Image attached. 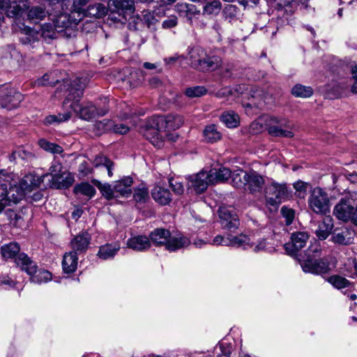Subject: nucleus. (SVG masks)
<instances>
[{"instance_id":"24","label":"nucleus","mask_w":357,"mask_h":357,"mask_svg":"<svg viewBox=\"0 0 357 357\" xmlns=\"http://www.w3.org/2000/svg\"><path fill=\"white\" fill-rule=\"evenodd\" d=\"M73 175L66 171H64L54 178L51 180L50 186L55 188H67L74 183Z\"/></svg>"},{"instance_id":"13","label":"nucleus","mask_w":357,"mask_h":357,"mask_svg":"<svg viewBox=\"0 0 357 357\" xmlns=\"http://www.w3.org/2000/svg\"><path fill=\"white\" fill-rule=\"evenodd\" d=\"M303 271L313 274L326 273L329 271V263L326 257L321 259H300Z\"/></svg>"},{"instance_id":"42","label":"nucleus","mask_w":357,"mask_h":357,"mask_svg":"<svg viewBox=\"0 0 357 357\" xmlns=\"http://www.w3.org/2000/svg\"><path fill=\"white\" fill-rule=\"evenodd\" d=\"M89 2L90 0H73L70 13H75L76 17H80L82 20Z\"/></svg>"},{"instance_id":"52","label":"nucleus","mask_w":357,"mask_h":357,"mask_svg":"<svg viewBox=\"0 0 357 357\" xmlns=\"http://www.w3.org/2000/svg\"><path fill=\"white\" fill-rule=\"evenodd\" d=\"M17 190L16 188H9L6 183L0 184V213L3 210L6 202H7L8 195L14 190Z\"/></svg>"},{"instance_id":"56","label":"nucleus","mask_w":357,"mask_h":357,"mask_svg":"<svg viewBox=\"0 0 357 357\" xmlns=\"http://www.w3.org/2000/svg\"><path fill=\"white\" fill-rule=\"evenodd\" d=\"M113 126V121L109 119H104L96 122L94 124V128L98 134L111 131Z\"/></svg>"},{"instance_id":"32","label":"nucleus","mask_w":357,"mask_h":357,"mask_svg":"<svg viewBox=\"0 0 357 357\" xmlns=\"http://www.w3.org/2000/svg\"><path fill=\"white\" fill-rule=\"evenodd\" d=\"M206 52L202 47H195L190 50L189 52V59L190 66L195 69L198 70L200 67L203 59L205 58Z\"/></svg>"},{"instance_id":"45","label":"nucleus","mask_w":357,"mask_h":357,"mask_svg":"<svg viewBox=\"0 0 357 357\" xmlns=\"http://www.w3.org/2000/svg\"><path fill=\"white\" fill-rule=\"evenodd\" d=\"M92 183L100 190L102 196L107 199H111L114 197V189L112 188L111 185L108 183H101L99 181L93 179Z\"/></svg>"},{"instance_id":"5","label":"nucleus","mask_w":357,"mask_h":357,"mask_svg":"<svg viewBox=\"0 0 357 357\" xmlns=\"http://www.w3.org/2000/svg\"><path fill=\"white\" fill-rule=\"evenodd\" d=\"M15 264L30 276L32 282L40 284L52 279L50 272L38 268L36 263L25 253L19 255L15 259Z\"/></svg>"},{"instance_id":"25","label":"nucleus","mask_w":357,"mask_h":357,"mask_svg":"<svg viewBox=\"0 0 357 357\" xmlns=\"http://www.w3.org/2000/svg\"><path fill=\"white\" fill-rule=\"evenodd\" d=\"M199 68L200 71H213L218 69L222 65V59L217 55H208L206 53L205 58Z\"/></svg>"},{"instance_id":"18","label":"nucleus","mask_w":357,"mask_h":357,"mask_svg":"<svg viewBox=\"0 0 357 357\" xmlns=\"http://www.w3.org/2000/svg\"><path fill=\"white\" fill-rule=\"evenodd\" d=\"M248 181L246 190L250 193L259 192L265 183L263 176L255 171H250L248 173Z\"/></svg>"},{"instance_id":"34","label":"nucleus","mask_w":357,"mask_h":357,"mask_svg":"<svg viewBox=\"0 0 357 357\" xmlns=\"http://www.w3.org/2000/svg\"><path fill=\"white\" fill-rule=\"evenodd\" d=\"M77 254L73 251L66 253L63 256L62 266L66 273L74 272L77 266Z\"/></svg>"},{"instance_id":"16","label":"nucleus","mask_w":357,"mask_h":357,"mask_svg":"<svg viewBox=\"0 0 357 357\" xmlns=\"http://www.w3.org/2000/svg\"><path fill=\"white\" fill-rule=\"evenodd\" d=\"M27 3L26 0H0V9L3 15L6 13L7 16L13 17L27 7Z\"/></svg>"},{"instance_id":"35","label":"nucleus","mask_w":357,"mask_h":357,"mask_svg":"<svg viewBox=\"0 0 357 357\" xmlns=\"http://www.w3.org/2000/svg\"><path fill=\"white\" fill-rule=\"evenodd\" d=\"M120 245L118 243L102 245L99 249L98 255L100 258L105 260L112 258L120 250Z\"/></svg>"},{"instance_id":"38","label":"nucleus","mask_w":357,"mask_h":357,"mask_svg":"<svg viewBox=\"0 0 357 357\" xmlns=\"http://www.w3.org/2000/svg\"><path fill=\"white\" fill-rule=\"evenodd\" d=\"M47 15L50 18L51 15L48 14L47 11L40 6L31 7L28 12L29 19L35 23L43 20Z\"/></svg>"},{"instance_id":"51","label":"nucleus","mask_w":357,"mask_h":357,"mask_svg":"<svg viewBox=\"0 0 357 357\" xmlns=\"http://www.w3.org/2000/svg\"><path fill=\"white\" fill-rule=\"evenodd\" d=\"M207 89L203 86H195L185 89V95L188 98H199L206 95Z\"/></svg>"},{"instance_id":"31","label":"nucleus","mask_w":357,"mask_h":357,"mask_svg":"<svg viewBox=\"0 0 357 357\" xmlns=\"http://www.w3.org/2000/svg\"><path fill=\"white\" fill-rule=\"evenodd\" d=\"M132 178L126 177L120 181L115 182L114 189L115 193H118L122 197H128L131 195V185L132 184Z\"/></svg>"},{"instance_id":"7","label":"nucleus","mask_w":357,"mask_h":357,"mask_svg":"<svg viewBox=\"0 0 357 357\" xmlns=\"http://www.w3.org/2000/svg\"><path fill=\"white\" fill-rule=\"evenodd\" d=\"M329 197L326 191L319 187L314 188L308 199V205L317 214L326 215L330 211Z\"/></svg>"},{"instance_id":"2","label":"nucleus","mask_w":357,"mask_h":357,"mask_svg":"<svg viewBox=\"0 0 357 357\" xmlns=\"http://www.w3.org/2000/svg\"><path fill=\"white\" fill-rule=\"evenodd\" d=\"M86 84V79L79 77L72 82L70 91L63 102V107L70 108L80 119L89 121L96 116H104L108 112L109 100H101L102 105H94L91 102L81 104L79 101Z\"/></svg>"},{"instance_id":"3","label":"nucleus","mask_w":357,"mask_h":357,"mask_svg":"<svg viewBox=\"0 0 357 357\" xmlns=\"http://www.w3.org/2000/svg\"><path fill=\"white\" fill-rule=\"evenodd\" d=\"M149 238L155 246L164 245L169 252H175L178 250L188 247L190 240L181 234L172 236L168 229L157 228L152 231Z\"/></svg>"},{"instance_id":"19","label":"nucleus","mask_w":357,"mask_h":357,"mask_svg":"<svg viewBox=\"0 0 357 357\" xmlns=\"http://www.w3.org/2000/svg\"><path fill=\"white\" fill-rule=\"evenodd\" d=\"M47 176L48 174H43L41 176L31 174L26 175L20 183L22 190L27 195L38 188L43 179Z\"/></svg>"},{"instance_id":"28","label":"nucleus","mask_w":357,"mask_h":357,"mask_svg":"<svg viewBox=\"0 0 357 357\" xmlns=\"http://www.w3.org/2000/svg\"><path fill=\"white\" fill-rule=\"evenodd\" d=\"M107 14V8L100 3H90L87 6L84 17H93L95 18H101Z\"/></svg>"},{"instance_id":"1","label":"nucleus","mask_w":357,"mask_h":357,"mask_svg":"<svg viewBox=\"0 0 357 357\" xmlns=\"http://www.w3.org/2000/svg\"><path fill=\"white\" fill-rule=\"evenodd\" d=\"M135 110L130 106H126L124 111L121 114L123 119H132V124L138 127V131L150 141L155 146L161 147L163 144L162 130H174L183 124V119L178 114H168L167 116H154L143 121L135 116Z\"/></svg>"},{"instance_id":"6","label":"nucleus","mask_w":357,"mask_h":357,"mask_svg":"<svg viewBox=\"0 0 357 357\" xmlns=\"http://www.w3.org/2000/svg\"><path fill=\"white\" fill-rule=\"evenodd\" d=\"M50 20L55 24L57 32L61 37L71 39L76 36L77 26L81 22V18L76 17L75 13H61Z\"/></svg>"},{"instance_id":"9","label":"nucleus","mask_w":357,"mask_h":357,"mask_svg":"<svg viewBox=\"0 0 357 357\" xmlns=\"http://www.w3.org/2000/svg\"><path fill=\"white\" fill-rule=\"evenodd\" d=\"M107 12L109 11L111 19L121 22L126 20V14L134 12V3L132 0H109Z\"/></svg>"},{"instance_id":"49","label":"nucleus","mask_w":357,"mask_h":357,"mask_svg":"<svg viewBox=\"0 0 357 357\" xmlns=\"http://www.w3.org/2000/svg\"><path fill=\"white\" fill-rule=\"evenodd\" d=\"M71 117L70 112H66L58 115H49L44 121L45 125H50L53 123H61L68 121Z\"/></svg>"},{"instance_id":"48","label":"nucleus","mask_w":357,"mask_h":357,"mask_svg":"<svg viewBox=\"0 0 357 357\" xmlns=\"http://www.w3.org/2000/svg\"><path fill=\"white\" fill-rule=\"evenodd\" d=\"M321 248L319 243L315 242L313 244H311L307 250L305 252V256L303 259H318L321 255Z\"/></svg>"},{"instance_id":"64","label":"nucleus","mask_w":357,"mask_h":357,"mask_svg":"<svg viewBox=\"0 0 357 357\" xmlns=\"http://www.w3.org/2000/svg\"><path fill=\"white\" fill-rule=\"evenodd\" d=\"M129 26L135 30H142L144 28V22L141 17L137 15L132 17L131 21L129 22Z\"/></svg>"},{"instance_id":"27","label":"nucleus","mask_w":357,"mask_h":357,"mask_svg":"<svg viewBox=\"0 0 357 357\" xmlns=\"http://www.w3.org/2000/svg\"><path fill=\"white\" fill-rule=\"evenodd\" d=\"M212 185L224 182L231 177V172L226 167L211 169L208 172Z\"/></svg>"},{"instance_id":"59","label":"nucleus","mask_w":357,"mask_h":357,"mask_svg":"<svg viewBox=\"0 0 357 357\" xmlns=\"http://www.w3.org/2000/svg\"><path fill=\"white\" fill-rule=\"evenodd\" d=\"M50 172L47 174L48 176L50 175L52 177V180L56 177V176L59 175L64 171H63V166L61 163V162L57 160L54 159L53 162H52V165L49 169Z\"/></svg>"},{"instance_id":"26","label":"nucleus","mask_w":357,"mask_h":357,"mask_svg":"<svg viewBox=\"0 0 357 357\" xmlns=\"http://www.w3.org/2000/svg\"><path fill=\"white\" fill-rule=\"evenodd\" d=\"M22 253V252H20V245L16 242H11L5 244L1 248V255L2 258L5 260L13 259L15 263V259Z\"/></svg>"},{"instance_id":"40","label":"nucleus","mask_w":357,"mask_h":357,"mask_svg":"<svg viewBox=\"0 0 357 357\" xmlns=\"http://www.w3.org/2000/svg\"><path fill=\"white\" fill-rule=\"evenodd\" d=\"M39 33L33 29H25L20 38L21 43L24 45H33L38 42Z\"/></svg>"},{"instance_id":"14","label":"nucleus","mask_w":357,"mask_h":357,"mask_svg":"<svg viewBox=\"0 0 357 357\" xmlns=\"http://www.w3.org/2000/svg\"><path fill=\"white\" fill-rule=\"evenodd\" d=\"M218 214L223 228L232 230L238 227L240 222L233 208L220 206L218 209Z\"/></svg>"},{"instance_id":"44","label":"nucleus","mask_w":357,"mask_h":357,"mask_svg":"<svg viewBox=\"0 0 357 357\" xmlns=\"http://www.w3.org/2000/svg\"><path fill=\"white\" fill-rule=\"evenodd\" d=\"M73 191L76 195L80 194L89 198L92 197L96 193L95 188L88 183H82L76 185L74 187Z\"/></svg>"},{"instance_id":"54","label":"nucleus","mask_w":357,"mask_h":357,"mask_svg":"<svg viewBox=\"0 0 357 357\" xmlns=\"http://www.w3.org/2000/svg\"><path fill=\"white\" fill-rule=\"evenodd\" d=\"M133 197L137 202L145 203L149 199L148 188L142 184L135 190Z\"/></svg>"},{"instance_id":"22","label":"nucleus","mask_w":357,"mask_h":357,"mask_svg":"<svg viewBox=\"0 0 357 357\" xmlns=\"http://www.w3.org/2000/svg\"><path fill=\"white\" fill-rule=\"evenodd\" d=\"M151 195L157 203L162 206L169 204L172 199L169 190L160 185H156L153 188Z\"/></svg>"},{"instance_id":"62","label":"nucleus","mask_w":357,"mask_h":357,"mask_svg":"<svg viewBox=\"0 0 357 357\" xmlns=\"http://www.w3.org/2000/svg\"><path fill=\"white\" fill-rule=\"evenodd\" d=\"M169 183L175 194L181 195L183 193L184 186L181 182L174 178H170L169 179Z\"/></svg>"},{"instance_id":"15","label":"nucleus","mask_w":357,"mask_h":357,"mask_svg":"<svg viewBox=\"0 0 357 357\" xmlns=\"http://www.w3.org/2000/svg\"><path fill=\"white\" fill-rule=\"evenodd\" d=\"M309 238V235L305 231L294 232L291 235V241L284 245L286 251L290 255H294L296 252L302 249Z\"/></svg>"},{"instance_id":"4","label":"nucleus","mask_w":357,"mask_h":357,"mask_svg":"<svg viewBox=\"0 0 357 357\" xmlns=\"http://www.w3.org/2000/svg\"><path fill=\"white\" fill-rule=\"evenodd\" d=\"M333 213L339 220L357 225V192H348L335 205Z\"/></svg>"},{"instance_id":"20","label":"nucleus","mask_w":357,"mask_h":357,"mask_svg":"<svg viewBox=\"0 0 357 357\" xmlns=\"http://www.w3.org/2000/svg\"><path fill=\"white\" fill-rule=\"evenodd\" d=\"M91 235L87 231H82L75 236L70 243L73 251L77 255L85 252L90 243Z\"/></svg>"},{"instance_id":"29","label":"nucleus","mask_w":357,"mask_h":357,"mask_svg":"<svg viewBox=\"0 0 357 357\" xmlns=\"http://www.w3.org/2000/svg\"><path fill=\"white\" fill-rule=\"evenodd\" d=\"M39 36L47 43H50L52 40L57 38V29L55 24L52 22H46L40 26Z\"/></svg>"},{"instance_id":"37","label":"nucleus","mask_w":357,"mask_h":357,"mask_svg":"<svg viewBox=\"0 0 357 357\" xmlns=\"http://www.w3.org/2000/svg\"><path fill=\"white\" fill-rule=\"evenodd\" d=\"M226 244L228 246L233 247H243L246 248V246H250V238L244 234H240L238 236L228 235L227 236Z\"/></svg>"},{"instance_id":"41","label":"nucleus","mask_w":357,"mask_h":357,"mask_svg":"<svg viewBox=\"0 0 357 357\" xmlns=\"http://www.w3.org/2000/svg\"><path fill=\"white\" fill-rule=\"evenodd\" d=\"M58 71L55 70L45 73L42 77L36 81L38 86L55 85L59 82L58 77Z\"/></svg>"},{"instance_id":"55","label":"nucleus","mask_w":357,"mask_h":357,"mask_svg":"<svg viewBox=\"0 0 357 357\" xmlns=\"http://www.w3.org/2000/svg\"><path fill=\"white\" fill-rule=\"evenodd\" d=\"M221 10V3L219 0L208 2L204 7V13L208 15H217Z\"/></svg>"},{"instance_id":"36","label":"nucleus","mask_w":357,"mask_h":357,"mask_svg":"<svg viewBox=\"0 0 357 357\" xmlns=\"http://www.w3.org/2000/svg\"><path fill=\"white\" fill-rule=\"evenodd\" d=\"M248 173L243 169H237L231 173L232 185L236 188L247 187Z\"/></svg>"},{"instance_id":"30","label":"nucleus","mask_w":357,"mask_h":357,"mask_svg":"<svg viewBox=\"0 0 357 357\" xmlns=\"http://www.w3.org/2000/svg\"><path fill=\"white\" fill-rule=\"evenodd\" d=\"M176 9L181 16L186 17L190 23L192 22V17L200 13L195 6L187 3H177Z\"/></svg>"},{"instance_id":"47","label":"nucleus","mask_w":357,"mask_h":357,"mask_svg":"<svg viewBox=\"0 0 357 357\" xmlns=\"http://www.w3.org/2000/svg\"><path fill=\"white\" fill-rule=\"evenodd\" d=\"M205 139L211 143L219 140L221 137L220 133L217 130L215 125H209L204 130Z\"/></svg>"},{"instance_id":"8","label":"nucleus","mask_w":357,"mask_h":357,"mask_svg":"<svg viewBox=\"0 0 357 357\" xmlns=\"http://www.w3.org/2000/svg\"><path fill=\"white\" fill-rule=\"evenodd\" d=\"M289 197V192L285 183L272 182L266 187L265 197L266 204L278 206L283 200Z\"/></svg>"},{"instance_id":"53","label":"nucleus","mask_w":357,"mask_h":357,"mask_svg":"<svg viewBox=\"0 0 357 357\" xmlns=\"http://www.w3.org/2000/svg\"><path fill=\"white\" fill-rule=\"evenodd\" d=\"M38 144L43 149L52 153H61L63 152L61 146L58 144L51 143L45 139H40L38 141Z\"/></svg>"},{"instance_id":"23","label":"nucleus","mask_w":357,"mask_h":357,"mask_svg":"<svg viewBox=\"0 0 357 357\" xmlns=\"http://www.w3.org/2000/svg\"><path fill=\"white\" fill-rule=\"evenodd\" d=\"M333 229V220L331 216L327 215L319 223L315 234L320 240H325L330 235Z\"/></svg>"},{"instance_id":"39","label":"nucleus","mask_w":357,"mask_h":357,"mask_svg":"<svg viewBox=\"0 0 357 357\" xmlns=\"http://www.w3.org/2000/svg\"><path fill=\"white\" fill-rule=\"evenodd\" d=\"M220 119V121L228 128H236L240 123L238 115L234 111L223 112Z\"/></svg>"},{"instance_id":"60","label":"nucleus","mask_w":357,"mask_h":357,"mask_svg":"<svg viewBox=\"0 0 357 357\" xmlns=\"http://www.w3.org/2000/svg\"><path fill=\"white\" fill-rule=\"evenodd\" d=\"M307 183L301 181H296L294 184V188L296 190V195L301 199L305 198L307 194Z\"/></svg>"},{"instance_id":"50","label":"nucleus","mask_w":357,"mask_h":357,"mask_svg":"<svg viewBox=\"0 0 357 357\" xmlns=\"http://www.w3.org/2000/svg\"><path fill=\"white\" fill-rule=\"evenodd\" d=\"M142 72L139 70H134L130 73L129 76L126 78L125 81L132 88L137 87L142 82Z\"/></svg>"},{"instance_id":"11","label":"nucleus","mask_w":357,"mask_h":357,"mask_svg":"<svg viewBox=\"0 0 357 357\" xmlns=\"http://www.w3.org/2000/svg\"><path fill=\"white\" fill-rule=\"evenodd\" d=\"M248 96V101L243 103V106L248 112H249L248 109H261L266 100L271 98V95L269 93L257 87L251 88Z\"/></svg>"},{"instance_id":"10","label":"nucleus","mask_w":357,"mask_h":357,"mask_svg":"<svg viewBox=\"0 0 357 357\" xmlns=\"http://www.w3.org/2000/svg\"><path fill=\"white\" fill-rule=\"evenodd\" d=\"M23 95L14 88L3 87L0 90V107L6 110L17 108L23 100Z\"/></svg>"},{"instance_id":"46","label":"nucleus","mask_w":357,"mask_h":357,"mask_svg":"<svg viewBox=\"0 0 357 357\" xmlns=\"http://www.w3.org/2000/svg\"><path fill=\"white\" fill-rule=\"evenodd\" d=\"M291 93L295 97L298 98H309L313 93V90L310 86H303L302 84H296L291 89Z\"/></svg>"},{"instance_id":"33","label":"nucleus","mask_w":357,"mask_h":357,"mask_svg":"<svg viewBox=\"0 0 357 357\" xmlns=\"http://www.w3.org/2000/svg\"><path fill=\"white\" fill-rule=\"evenodd\" d=\"M353 233L347 229L335 231L332 236V241L340 245H349L353 243Z\"/></svg>"},{"instance_id":"43","label":"nucleus","mask_w":357,"mask_h":357,"mask_svg":"<svg viewBox=\"0 0 357 357\" xmlns=\"http://www.w3.org/2000/svg\"><path fill=\"white\" fill-rule=\"evenodd\" d=\"M93 164L96 167H102L105 168L107 171V174L109 176H112L113 175L112 173V167L114 166L113 162L103 155H98L93 160Z\"/></svg>"},{"instance_id":"21","label":"nucleus","mask_w":357,"mask_h":357,"mask_svg":"<svg viewBox=\"0 0 357 357\" xmlns=\"http://www.w3.org/2000/svg\"><path fill=\"white\" fill-rule=\"evenodd\" d=\"M127 245L133 250L143 252L151 248V241L148 236L138 235L129 238L127 241Z\"/></svg>"},{"instance_id":"63","label":"nucleus","mask_w":357,"mask_h":357,"mask_svg":"<svg viewBox=\"0 0 357 357\" xmlns=\"http://www.w3.org/2000/svg\"><path fill=\"white\" fill-rule=\"evenodd\" d=\"M140 17L142 18V22H144V27L146 26L149 28L151 25H153L155 23L156 20L154 15L152 13L145 10L142 12V15Z\"/></svg>"},{"instance_id":"58","label":"nucleus","mask_w":357,"mask_h":357,"mask_svg":"<svg viewBox=\"0 0 357 357\" xmlns=\"http://www.w3.org/2000/svg\"><path fill=\"white\" fill-rule=\"evenodd\" d=\"M10 188H17V190H15L10 194H8L7 201L17 203L20 200H21L24 196L26 195V192L22 190L20 185L19 186H17V185L11 186L10 185Z\"/></svg>"},{"instance_id":"17","label":"nucleus","mask_w":357,"mask_h":357,"mask_svg":"<svg viewBox=\"0 0 357 357\" xmlns=\"http://www.w3.org/2000/svg\"><path fill=\"white\" fill-rule=\"evenodd\" d=\"M189 181L192 187L198 194L204 192L209 185H212L208 171L202 170L199 173L190 176Z\"/></svg>"},{"instance_id":"57","label":"nucleus","mask_w":357,"mask_h":357,"mask_svg":"<svg viewBox=\"0 0 357 357\" xmlns=\"http://www.w3.org/2000/svg\"><path fill=\"white\" fill-rule=\"evenodd\" d=\"M328 280L337 289L344 288L350 284V282L348 280L339 275H333Z\"/></svg>"},{"instance_id":"61","label":"nucleus","mask_w":357,"mask_h":357,"mask_svg":"<svg viewBox=\"0 0 357 357\" xmlns=\"http://www.w3.org/2000/svg\"><path fill=\"white\" fill-rule=\"evenodd\" d=\"M223 12L225 19L231 22L236 19L238 10L236 6L228 5L225 8Z\"/></svg>"},{"instance_id":"12","label":"nucleus","mask_w":357,"mask_h":357,"mask_svg":"<svg viewBox=\"0 0 357 357\" xmlns=\"http://www.w3.org/2000/svg\"><path fill=\"white\" fill-rule=\"evenodd\" d=\"M268 132L273 137H292L293 132L290 130H284L282 128H289L288 120L271 116L267 119Z\"/></svg>"}]
</instances>
